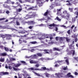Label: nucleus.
Listing matches in <instances>:
<instances>
[{"mask_svg":"<svg viewBox=\"0 0 78 78\" xmlns=\"http://www.w3.org/2000/svg\"><path fill=\"white\" fill-rule=\"evenodd\" d=\"M12 35L11 34H0V37H2L3 39V38H5L6 40H10L11 39V37L12 36Z\"/></svg>","mask_w":78,"mask_h":78,"instance_id":"obj_1","label":"nucleus"},{"mask_svg":"<svg viewBox=\"0 0 78 78\" xmlns=\"http://www.w3.org/2000/svg\"><path fill=\"white\" fill-rule=\"evenodd\" d=\"M36 16V13L31 12L28 13V14L26 15V17H28L27 19H27L28 18H33V17H34Z\"/></svg>","mask_w":78,"mask_h":78,"instance_id":"obj_2","label":"nucleus"},{"mask_svg":"<svg viewBox=\"0 0 78 78\" xmlns=\"http://www.w3.org/2000/svg\"><path fill=\"white\" fill-rule=\"evenodd\" d=\"M36 56H37L36 55L34 54V55H32L30 56H25V58H27V59H37Z\"/></svg>","mask_w":78,"mask_h":78,"instance_id":"obj_3","label":"nucleus"},{"mask_svg":"<svg viewBox=\"0 0 78 78\" xmlns=\"http://www.w3.org/2000/svg\"><path fill=\"white\" fill-rule=\"evenodd\" d=\"M37 5H38V6L40 7L42 6V2H41V0H37Z\"/></svg>","mask_w":78,"mask_h":78,"instance_id":"obj_4","label":"nucleus"},{"mask_svg":"<svg viewBox=\"0 0 78 78\" xmlns=\"http://www.w3.org/2000/svg\"><path fill=\"white\" fill-rule=\"evenodd\" d=\"M2 28H3V29H6V28H8V29H10V30H12L13 31H17V30H16V29L13 28H8L6 26H2Z\"/></svg>","mask_w":78,"mask_h":78,"instance_id":"obj_5","label":"nucleus"},{"mask_svg":"<svg viewBox=\"0 0 78 78\" xmlns=\"http://www.w3.org/2000/svg\"><path fill=\"white\" fill-rule=\"evenodd\" d=\"M63 74H64L62 73H55V75L57 78H59V77H61V76L62 77L61 75H63Z\"/></svg>","mask_w":78,"mask_h":78,"instance_id":"obj_6","label":"nucleus"},{"mask_svg":"<svg viewBox=\"0 0 78 78\" xmlns=\"http://www.w3.org/2000/svg\"><path fill=\"white\" fill-rule=\"evenodd\" d=\"M9 73L8 72H1L0 73V75H8Z\"/></svg>","mask_w":78,"mask_h":78,"instance_id":"obj_7","label":"nucleus"},{"mask_svg":"<svg viewBox=\"0 0 78 78\" xmlns=\"http://www.w3.org/2000/svg\"><path fill=\"white\" fill-rule=\"evenodd\" d=\"M29 70H39V71H41V69H34L33 68H31L28 69Z\"/></svg>","mask_w":78,"mask_h":78,"instance_id":"obj_8","label":"nucleus"},{"mask_svg":"<svg viewBox=\"0 0 78 78\" xmlns=\"http://www.w3.org/2000/svg\"><path fill=\"white\" fill-rule=\"evenodd\" d=\"M63 14H67V15H66V17H67V18H69L70 17V14H69V13H67V11L65 10L63 12Z\"/></svg>","mask_w":78,"mask_h":78,"instance_id":"obj_9","label":"nucleus"},{"mask_svg":"<svg viewBox=\"0 0 78 78\" xmlns=\"http://www.w3.org/2000/svg\"><path fill=\"white\" fill-rule=\"evenodd\" d=\"M38 62L39 61L31 60L30 61V64H37Z\"/></svg>","mask_w":78,"mask_h":78,"instance_id":"obj_10","label":"nucleus"},{"mask_svg":"<svg viewBox=\"0 0 78 78\" xmlns=\"http://www.w3.org/2000/svg\"><path fill=\"white\" fill-rule=\"evenodd\" d=\"M26 23H29V24H30V25H33L35 23L34 21H28Z\"/></svg>","mask_w":78,"mask_h":78,"instance_id":"obj_11","label":"nucleus"},{"mask_svg":"<svg viewBox=\"0 0 78 78\" xmlns=\"http://www.w3.org/2000/svg\"><path fill=\"white\" fill-rule=\"evenodd\" d=\"M75 50H71L70 52H69V53H68V55H71L72 54L73 55H75Z\"/></svg>","mask_w":78,"mask_h":78,"instance_id":"obj_12","label":"nucleus"},{"mask_svg":"<svg viewBox=\"0 0 78 78\" xmlns=\"http://www.w3.org/2000/svg\"><path fill=\"white\" fill-rule=\"evenodd\" d=\"M5 4L3 5L4 8H10V6L7 5L6 3L5 2Z\"/></svg>","mask_w":78,"mask_h":78,"instance_id":"obj_13","label":"nucleus"},{"mask_svg":"<svg viewBox=\"0 0 78 78\" xmlns=\"http://www.w3.org/2000/svg\"><path fill=\"white\" fill-rule=\"evenodd\" d=\"M58 6V5L53 4H52L51 6H50V7L51 9H53V8H54V7H55V6Z\"/></svg>","mask_w":78,"mask_h":78,"instance_id":"obj_14","label":"nucleus"},{"mask_svg":"<svg viewBox=\"0 0 78 78\" xmlns=\"http://www.w3.org/2000/svg\"><path fill=\"white\" fill-rule=\"evenodd\" d=\"M34 8H37V7L35 6H32V7H30L27 10L28 11H30V10H34V9H33Z\"/></svg>","mask_w":78,"mask_h":78,"instance_id":"obj_15","label":"nucleus"},{"mask_svg":"<svg viewBox=\"0 0 78 78\" xmlns=\"http://www.w3.org/2000/svg\"><path fill=\"white\" fill-rule=\"evenodd\" d=\"M70 75H71V73H69L67 74V75L69 77H70L71 78H74L73 76Z\"/></svg>","mask_w":78,"mask_h":78,"instance_id":"obj_16","label":"nucleus"},{"mask_svg":"<svg viewBox=\"0 0 78 78\" xmlns=\"http://www.w3.org/2000/svg\"><path fill=\"white\" fill-rule=\"evenodd\" d=\"M9 58L10 59V61H16V59L15 58H13L12 57H11L9 56Z\"/></svg>","mask_w":78,"mask_h":78,"instance_id":"obj_17","label":"nucleus"},{"mask_svg":"<svg viewBox=\"0 0 78 78\" xmlns=\"http://www.w3.org/2000/svg\"><path fill=\"white\" fill-rule=\"evenodd\" d=\"M44 74L46 75V77H47V78H48L50 76V75L47 73H45Z\"/></svg>","mask_w":78,"mask_h":78,"instance_id":"obj_18","label":"nucleus"},{"mask_svg":"<svg viewBox=\"0 0 78 78\" xmlns=\"http://www.w3.org/2000/svg\"><path fill=\"white\" fill-rule=\"evenodd\" d=\"M33 72L35 74H36L37 76H42V75H41V74H39L38 73H35L34 72V71H33Z\"/></svg>","mask_w":78,"mask_h":78,"instance_id":"obj_19","label":"nucleus"},{"mask_svg":"<svg viewBox=\"0 0 78 78\" xmlns=\"http://www.w3.org/2000/svg\"><path fill=\"white\" fill-rule=\"evenodd\" d=\"M66 2L68 3L66 4V5H67V6H71L72 5V4L70 3V1H67Z\"/></svg>","mask_w":78,"mask_h":78,"instance_id":"obj_20","label":"nucleus"},{"mask_svg":"<svg viewBox=\"0 0 78 78\" xmlns=\"http://www.w3.org/2000/svg\"><path fill=\"white\" fill-rule=\"evenodd\" d=\"M53 50L54 51H60V49H59L58 48H53Z\"/></svg>","mask_w":78,"mask_h":78,"instance_id":"obj_21","label":"nucleus"},{"mask_svg":"<svg viewBox=\"0 0 78 78\" xmlns=\"http://www.w3.org/2000/svg\"><path fill=\"white\" fill-rule=\"evenodd\" d=\"M7 55V54L6 53H2L1 54V56H6Z\"/></svg>","mask_w":78,"mask_h":78,"instance_id":"obj_22","label":"nucleus"},{"mask_svg":"<svg viewBox=\"0 0 78 78\" xmlns=\"http://www.w3.org/2000/svg\"><path fill=\"white\" fill-rule=\"evenodd\" d=\"M13 69L14 70H15L16 71H18V70H20V69H19L18 68H16L15 67H13Z\"/></svg>","mask_w":78,"mask_h":78,"instance_id":"obj_23","label":"nucleus"},{"mask_svg":"<svg viewBox=\"0 0 78 78\" xmlns=\"http://www.w3.org/2000/svg\"><path fill=\"white\" fill-rule=\"evenodd\" d=\"M30 44H37V42H36V41L30 42L29 43Z\"/></svg>","mask_w":78,"mask_h":78,"instance_id":"obj_24","label":"nucleus"},{"mask_svg":"<svg viewBox=\"0 0 78 78\" xmlns=\"http://www.w3.org/2000/svg\"><path fill=\"white\" fill-rule=\"evenodd\" d=\"M18 33H22L23 34H25L26 33H27V31H22L21 32H18Z\"/></svg>","mask_w":78,"mask_h":78,"instance_id":"obj_25","label":"nucleus"},{"mask_svg":"<svg viewBox=\"0 0 78 78\" xmlns=\"http://www.w3.org/2000/svg\"><path fill=\"white\" fill-rule=\"evenodd\" d=\"M22 10V8H19L16 9L17 12H21V11Z\"/></svg>","mask_w":78,"mask_h":78,"instance_id":"obj_26","label":"nucleus"},{"mask_svg":"<svg viewBox=\"0 0 78 78\" xmlns=\"http://www.w3.org/2000/svg\"><path fill=\"white\" fill-rule=\"evenodd\" d=\"M37 55H38V56H39L40 57H41L42 56V54L41 53H37Z\"/></svg>","mask_w":78,"mask_h":78,"instance_id":"obj_27","label":"nucleus"},{"mask_svg":"<svg viewBox=\"0 0 78 78\" xmlns=\"http://www.w3.org/2000/svg\"><path fill=\"white\" fill-rule=\"evenodd\" d=\"M45 38H50V40H51L53 39V37H50L49 36L45 37Z\"/></svg>","mask_w":78,"mask_h":78,"instance_id":"obj_28","label":"nucleus"},{"mask_svg":"<svg viewBox=\"0 0 78 78\" xmlns=\"http://www.w3.org/2000/svg\"><path fill=\"white\" fill-rule=\"evenodd\" d=\"M4 49L6 51H9V49L6 47H4Z\"/></svg>","mask_w":78,"mask_h":78,"instance_id":"obj_29","label":"nucleus"},{"mask_svg":"<svg viewBox=\"0 0 78 78\" xmlns=\"http://www.w3.org/2000/svg\"><path fill=\"white\" fill-rule=\"evenodd\" d=\"M64 38H65L63 37H58V39H59L60 41H63L64 40Z\"/></svg>","mask_w":78,"mask_h":78,"instance_id":"obj_30","label":"nucleus"},{"mask_svg":"<svg viewBox=\"0 0 78 78\" xmlns=\"http://www.w3.org/2000/svg\"><path fill=\"white\" fill-rule=\"evenodd\" d=\"M56 19L57 20H58V21H61V20L59 19L58 16H57L56 17V18L55 19V20H56Z\"/></svg>","mask_w":78,"mask_h":78,"instance_id":"obj_31","label":"nucleus"},{"mask_svg":"<svg viewBox=\"0 0 78 78\" xmlns=\"http://www.w3.org/2000/svg\"><path fill=\"white\" fill-rule=\"evenodd\" d=\"M61 27H63L64 28H65V29H66L67 28H69V27H66V26H64V25H62L61 26Z\"/></svg>","mask_w":78,"mask_h":78,"instance_id":"obj_32","label":"nucleus"},{"mask_svg":"<svg viewBox=\"0 0 78 78\" xmlns=\"http://www.w3.org/2000/svg\"><path fill=\"white\" fill-rule=\"evenodd\" d=\"M69 10L71 12H73V8H69Z\"/></svg>","mask_w":78,"mask_h":78,"instance_id":"obj_33","label":"nucleus"},{"mask_svg":"<svg viewBox=\"0 0 78 78\" xmlns=\"http://www.w3.org/2000/svg\"><path fill=\"white\" fill-rule=\"evenodd\" d=\"M20 65H21V64H18L15 65V67H19V66H20Z\"/></svg>","mask_w":78,"mask_h":78,"instance_id":"obj_34","label":"nucleus"},{"mask_svg":"<svg viewBox=\"0 0 78 78\" xmlns=\"http://www.w3.org/2000/svg\"><path fill=\"white\" fill-rule=\"evenodd\" d=\"M67 64V65H69V59H66L65 60Z\"/></svg>","mask_w":78,"mask_h":78,"instance_id":"obj_35","label":"nucleus"},{"mask_svg":"<svg viewBox=\"0 0 78 78\" xmlns=\"http://www.w3.org/2000/svg\"><path fill=\"white\" fill-rule=\"evenodd\" d=\"M45 37H44V38H42V37H40V38H38V39H39V40L40 41H42L44 39H45Z\"/></svg>","mask_w":78,"mask_h":78,"instance_id":"obj_36","label":"nucleus"},{"mask_svg":"<svg viewBox=\"0 0 78 78\" xmlns=\"http://www.w3.org/2000/svg\"><path fill=\"white\" fill-rule=\"evenodd\" d=\"M44 51L46 53H48V51H49V50L48 49H45L44 50Z\"/></svg>","mask_w":78,"mask_h":78,"instance_id":"obj_37","label":"nucleus"},{"mask_svg":"<svg viewBox=\"0 0 78 78\" xmlns=\"http://www.w3.org/2000/svg\"><path fill=\"white\" fill-rule=\"evenodd\" d=\"M49 27H55V24L54 23H53L52 24H51L49 25Z\"/></svg>","mask_w":78,"mask_h":78,"instance_id":"obj_38","label":"nucleus"},{"mask_svg":"<svg viewBox=\"0 0 78 78\" xmlns=\"http://www.w3.org/2000/svg\"><path fill=\"white\" fill-rule=\"evenodd\" d=\"M44 20H47V19H46V18L41 19H40L38 20H40V21L42 22V21H43Z\"/></svg>","mask_w":78,"mask_h":78,"instance_id":"obj_39","label":"nucleus"},{"mask_svg":"<svg viewBox=\"0 0 78 78\" xmlns=\"http://www.w3.org/2000/svg\"><path fill=\"white\" fill-rule=\"evenodd\" d=\"M57 15H58V16H61L62 15L61 12H57Z\"/></svg>","mask_w":78,"mask_h":78,"instance_id":"obj_40","label":"nucleus"},{"mask_svg":"<svg viewBox=\"0 0 78 78\" xmlns=\"http://www.w3.org/2000/svg\"><path fill=\"white\" fill-rule=\"evenodd\" d=\"M7 2H5V3H11V1H10V0H6Z\"/></svg>","mask_w":78,"mask_h":78,"instance_id":"obj_41","label":"nucleus"},{"mask_svg":"<svg viewBox=\"0 0 78 78\" xmlns=\"http://www.w3.org/2000/svg\"><path fill=\"white\" fill-rule=\"evenodd\" d=\"M69 47L70 48H74V47H73V46H72V44H71L70 45H69Z\"/></svg>","mask_w":78,"mask_h":78,"instance_id":"obj_42","label":"nucleus"},{"mask_svg":"<svg viewBox=\"0 0 78 78\" xmlns=\"http://www.w3.org/2000/svg\"><path fill=\"white\" fill-rule=\"evenodd\" d=\"M61 17H62V18H64V19H67L66 16H64V15H62L61 16Z\"/></svg>","mask_w":78,"mask_h":78,"instance_id":"obj_43","label":"nucleus"},{"mask_svg":"<svg viewBox=\"0 0 78 78\" xmlns=\"http://www.w3.org/2000/svg\"><path fill=\"white\" fill-rule=\"evenodd\" d=\"M19 43L20 44H22V40L21 39H20L19 40Z\"/></svg>","mask_w":78,"mask_h":78,"instance_id":"obj_44","label":"nucleus"},{"mask_svg":"<svg viewBox=\"0 0 78 78\" xmlns=\"http://www.w3.org/2000/svg\"><path fill=\"white\" fill-rule=\"evenodd\" d=\"M62 62H63V61L61 60V61H58V62L60 64H62Z\"/></svg>","mask_w":78,"mask_h":78,"instance_id":"obj_45","label":"nucleus"},{"mask_svg":"<svg viewBox=\"0 0 78 78\" xmlns=\"http://www.w3.org/2000/svg\"><path fill=\"white\" fill-rule=\"evenodd\" d=\"M20 62L21 63H22L23 64H25L26 65H27V63H26L24 61H21Z\"/></svg>","mask_w":78,"mask_h":78,"instance_id":"obj_46","label":"nucleus"},{"mask_svg":"<svg viewBox=\"0 0 78 78\" xmlns=\"http://www.w3.org/2000/svg\"><path fill=\"white\" fill-rule=\"evenodd\" d=\"M4 61H5V58H2L0 59V61H1V62H4Z\"/></svg>","mask_w":78,"mask_h":78,"instance_id":"obj_47","label":"nucleus"},{"mask_svg":"<svg viewBox=\"0 0 78 78\" xmlns=\"http://www.w3.org/2000/svg\"><path fill=\"white\" fill-rule=\"evenodd\" d=\"M48 12H46L45 13H44V16H46L47 14H48Z\"/></svg>","mask_w":78,"mask_h":78,"instance_id":"obj_48","label":"nucleus"},{"mask_svg":"<svg viewBox=\"0 0 78 78\" xmlns=\"http://www.w3.org/2000/svg\"><path fill=\"white\" fill-rule=\"evenodd\" d=\"M72 22H75V18H73L72 19Z\"/></svg>","mask_w":78,"mask_h":78,"instance_id":"obj_49","label":"nucleus"},{"mask_svg":"<svg viewBox=\"0 0 78 78\" xmlns=\"http://www.w3.org/2000/svg\"><path fill=\"white\" fill-rule=\"evenodd\" d=\"M57 12H61V9H57Z\"/></svg>","mask_w":78,"mask_h":78,"instance_id":"obj_50","label":"nucleus"},{"mask_svg":"<svg viewBox=\"0 0 78 78\" xmlns=\"http://www.w3.org/2000/svg\"><path fill=\"white\" fill-rule=\"evenodd\" d=\"M76 28H77L76 27H74V30H73V31L74 32H75L76 31Z\"/></svg>","mask_w":78,"mask_h":78,"instance_id":"obj_51","label":"nucleus"},{"mask_svg":"<svg viewBox=\"0 0 78 78\" xmlns=\"http://www.w3.org/2000/svg\"><path fill=\"white\" fill-rule=\"evenodd\" d=\"M53 43H54V42H49L48 44L50 45H51V44H53Z\"/></svg>","mask_w":78,"mask_h":78,"instance_id":"obj_52","label":"nucleus"},{"mask_svg":"<svg viewBox=\"0 0 78 78\" xmlns=\"http://www.w3.org/2000/svg\"><path fill=\"white\" fill-rule=\"evenodd\" d=\"M65 38H66V41H67V42H69V41H70V40H69V39H68V38L66 37Z\"/></svg>","mask_w":78,"mask_h":78,"instance_id":"obj_53","label":"nucleus"},{"mask_svg":"<svg viewBox=\"0 0 78 78\" xmlns=\"http://www.w3.org/2000/svg\"><path fill=\"white\" fill-rule=\"evenodd\" d=\"M28 28H29V29H30V30H31V29L32 28H33V26H29V27H28Z\"/></svg>","mask_w":78,"mask_h":78,"instance_id":"obj_54","label":"nucleus"},{"mask_svg":"<svg viewBox=\"0 0 78 78\" xmlns=\"http://www.w3.org/2000/svg\"><path fill=\"white\" fill-rule=\"evenodd\" d=\"M38 60H41L42 61H44V59L42 58H41L39 59Z\"/></svg>","mask_w":78,"mask_h":78,"instance_id":"obj_55","label":"nucleus"},{"mask_svg":"<svg viewBox=\"0 0 78 78\" xmlns=\"http://www.w3.org/2000/svg\"><path fill=\"white\" fill-rule=\"evenodd\" d=\"M16 25H20V23H19V22L17 21L16 22Z\"/></svg>","mask_w":78,"mask_h":78,"instance_id":"obj_56","label":"nucleus"},{"mask_svg":"<svg viewBox=\"0 0 78 78\" xmlns=\"http://www.w3.org/2000/svg\"><path fill=\"white\" fill-rule=\"evenodd\" d=\"M67 33L69 34H70V30H69L67 31Z\"/></svg>","mask_w":78,"mask_h":78,"instance_id":"obj_57","label":"nucleus"},{"mask_svg":"<svg viewBox=\"0 0 78 78\" xmlns=\"http://www.w3.org/2000/svg\"><path fill=\"white\" fill-rule=\"evenodd\" d=\"M42 69H43V70H46V68L45 67H41Z\"/></svg>","mask_w":78,"mask_h":78,"instance_id":"obj_58","label":"nucleus"},{"mask_svg":"<svg viewBox=\"0 0 78 78\" xmlns=\"http://www.w3.org/2000/svg\"><path fill=\"white\" fill-rule=\"evenodd\" d=\"M77 37V36L76 35H75L72 36V37H74V38H75V37Z\"/></svg>","mask_w":78,"mask_h":78,"instance_id":"obj_59","label":"nucleus"},{"mask_svg":"<svg viewBox=\"0 0 78 78\" xmlns=\"http://www.w3.org/2000/svg\"><path fill=\"white\" fill-rule=\"evenodd\" d=\"M74 59H75L76 60V61H78V57H74Z\"/></svg>","mask_w":78,"mask_h":78,"instance_id":"obj_60","label":"nucleus"},{"mask_svg":"<svg viewBox=\"0 0 78 78\" xmlns=\"http://www.w3.org/2000/svg\"><path fill=\"white\" fill-rule=\"evenodd\" d=\"M39 66V64H37L35 65V67H38Z\"/></svg>","mask_w":78,"mask_h":78,"instance_id":"obj_61","label":"nucleus"},{"mask_svg":"<svg viewBox=\"0 0 78 78\" xmlns=\"http://www.w3.org/2000/svg\"><path fill=\"white\" fill-rule=\"evenodd\" d=\"M74 10H75V11H78V8H75L74 9Z\"/></svg>","mask_w":78,"mask_h":78,"instance_id":"obj_62","label":"nucleus"},{"mask_svg":"<svg viewBox=\"0 0 78 78\" xmlns=\"http://www.w3.org/2000/svg\"><path fill=\"white\" fill-rule=\"evenodd\" d=\"M0 48L3 49V46L2 45H0Z\"/></svg>","mask_w":78,"mask_h":78,"instance_id":"obj_63","label":"nucleus"},{"mask_svg":"<svg viewBox=\"0 0 78 78\" xmlns=\"http://www.w3.org/2000/svg\"><path fill=\"white\" fill-rule=\"evenodd\" d=\"M74 14H76V15H78V12H76L74 13Z\"/></svg>","mask_w":78,"mask_h":78,"instance_id":"obj_64","label":"nucleus"}]
</instances>
